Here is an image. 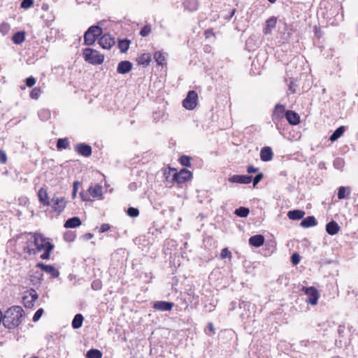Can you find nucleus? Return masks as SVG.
<instances>
[{"mask_svg": "<svg viewBox=\"0 0 358 358\" xmlns=\"http://www.w3.org/2000/svg\"><path fill=\"white\" fill-rule=\"evenodd\" d=\"M317 224V222L314 216H308L300 223L301 227L303 228H308L311 227H315Z\"/></svg>", "mask_w": 358, "mask_h": 358, "instance_id": "obj_22", "label": "nucleus"}, {"mask_svg": "<svg viewBox=\"0 0 358 358\" xmlns=\"http://www.w3.org/2000/svg\"><path fill=\"white\" fill-rule=\"evenodd\" d=\"M10 29L9 25L7 23H2L0 25V31L3 34H6Z\"/></svg>", "mask_w": 358, "mask_h": 358, "instance_id": "obj_50", "label": "nucleus"}, {"mask_svg": "<svg viewBox=\"0 0 358 358\" xmlns=\"http://www.w3.org/2000/svg\"><path fill=\"white\" fill-rule=\"evenodd\" d=\"M132 69V64L129 61L120 62L117 68V71L120 74H125L129 73Z\"/></svg>", "mask_w": 358, "mask_h": 358, "instance_id": "obj_17", "label": "nucleus"}, {"mask_svg": "<svg viewBox=\"0 0 358 358\" xmlns=\"http://www.w3.org/2000/svg\"><path fill=\"white\" fill-rule=\"evenodd\" d=\"M12 40L15 44L20 45V44L22 43L25 40V32L24 31L16 32L13 36Z\"/></svg>", "mask_w": 358, "mask_h": 358, "instance_id": "obj_30", "label": "nucleus"}, {"mask_svg": "<svg viewBox=\"0 0 358 358\" xmlns=\"http://www.w3.org/2000/svg\"><path fill=\"white\" fill-rule=\"evenodd\" d=\"M288 90L291 93H295L296 92V85L294 83L292 80H290L288 83Z\"/></svg>", "mask_w": 358, "mask_h": 358, "instance_id": "obj_53", "label": "nucleus"}, {"mask_svg": "<svg viewBox=\"0 0 358 358\" xmlns=\"http://www.w3.org/2000/svg\"><path fill=\"white\" fill-rule=\"evenodd\" d=\"M265 238L263 235L258 234L251 236L249 238V244L252 246L259 248L264 243Z\"/></svg>", "mask_w": 358, "mask_h": 358, "instance_id": "obj_20", "label": "nucleus"}, {"mask_svg": "<svg viewBox=\"0 0 358 358\" xmlns=\"http://www.w3.org/2000/svg\"><path fill=\"white\" fill-rule=\"evenodd\" d=\"M287 110L285 106L282 104H276L272 113L271 119L273 122L278 127L280 122L285 117Z\"/></svg>", "mask_w": 358, "mask_h": 358, "instance_id": "obj_5", "label": "nucleus"}, {"mask_svg": "<svg viewBox=\"0 0 358 358\" xmlns=\"http://www.w3.org/2000/svg\"><path fill=\"white\" fill-rule=\"evenodd\" d=\"M301 290L308 296L306 302L311 305H316L317 303L320 294L316 288L314 287H303Z\"/></svg>", "mask_w": 358, "mask_h": 358, "instance_id": "obj_7", "label": "nucleus"}, {"mask_svg": "<svg viewBox=\"0 0 358 358\" xmlns=\"http://www.w3.org/2000/svg\"><path fill=\"white\" fill-rule=\"evenodd\" d=\"M252 177L246 175H234L229 178L230 182L249 184L251 182Z\"/></svg>", "mask_w": 358, "mask_h": 358, "instance_id": "obj_14", "label": "nucleus"}, {"mask_svg": "<svg viewBox=\"0 0 358 358\" xmlns=\"http://www.w3.org/2000/svg\"><path fill=\"white\" fill-rule=\"evenodd\" d=\"M26 243L23 251L29 255L43 252L41 255L42 259H48L54 245L40 233H28L25 234Z\"/></svg>", "mask_w": 358, "mask_h": 358, "instance_id": "obj_1", "label": "nucleus"}, {"mask_svg": "<svg viewBox=\"0 0 358 358\" xmlns=\"http://www.w3.org/2000/svg\"><path fill=\"white\" fill-rule=\"evenodd\" d=\"M264 175L262 173H259L255 176L253 179V186L255 187L263 178Z\"/></svg>", "mask_w": 358, "mask_h": 358, "instance_id": "obj_49", "label": "nucleus"}, {"mask_svg": "<svg viewBox=\"0 0 358 358\" xmlns=\"http://www.w3.org/2000/svg\"><path fill=\"white\" fill-rule=\"evenodd\" d=\"M127 214L131 217H137L139 214V210L134 207H129L127 210Z\"/></svg>", "mask_w": 358, "mask_h": 358, "instance_id": "obj_43", "label": "nucleus"}, {"mask_svg": "<svg viewBox=\"0 0 358 358\" xmlns=\"http://www.w3.org/2000/svg\"><path fill=\"white\" fill-rule=\"evenodd\" d=\"M173 173H176V170L175 169L169 167V169L166 170L164 172V175L166 176V179L169 178V176H173Z\"/></svg>", "mask_w": 358, "mask_h": 358, "instance_id": "obj_55", "label": "nucleus"}, {"mask_svg": "<svg viewBox=\"0 0 358 358\" xmlns=\"http://www.w3.org/2000/svg\"><path fill=\"white\" fill-rule=\"evenodd\" d=\"M138 64L147 66L151 61V55L149 53H143L137 58Z\"/></svg>", "mask_w": 358, "mask_h": 358, "instance_id": "obj_28", "label": "nucleus"}, {"mask_svg": "<svg viewBox=\"0 0 358 358\" xmlns=\"http://www.w3.org/2000/svg\"><path fill=\"white\" fill-rule=\"evenodd\" d=\"M69 147V142L67 138H59L57 142L58 150L66 149Z\"/></svg>", "mask_w": 358, "mask_h": 358, "instance_id": "obj_35", "label": "nucleus"}, {"mask_svg": "<svg viewBox=\"0 0 358 358\" xmlns=\"http://www.w3.org/2000/svg\"><path fill=\"white\" fill-rule=\"evenodd\" d=\"M236 13V10H235V9H233V10H231V12L230 16H231V17H232V16L234 15V13Z\"/></svg>", "mask_w": 358, "mask_h": 358, "instance_id": "obj_62", "label": "nucleus"}, {"mask_svg": "<svg viewBox=\"0 0 358 358\" xmlns=\"http://www.w3.org/2000/svg\"><path fill=\"white\" fill-rule=\"evenodd\" d=\"M268 1L271 3H275L276 1V0H268Z\"/></svg>", "mask_w": 358, "mask_h": 358, "instance_id": "obj_63", "label": "nucleus"}, {"mask_svg": "<svg viewBox=\"0 0 358 358\" xmlns=\"http://www.w3.org/2000/svg\"><path fill=\"white\" fill-rule=\"evenodd\" d=\"M80 182H78V181H75L73 182V193H72V195H73V198H75L76 196V192H77V190H78V186L80 185Z\"/></svg>", "mask_w": 358, "mask_h": 358, "instance_id": "obj_56", "label": "nucleus"}, {"mask_svg": "<svg viewBox=\"0 0 358 358\" xmlns=\"http://www.w3.org/2000/svg\"><path fill=\"white\" fill-rule=\"evenodd\" d=\"M174 306L173 302L159 301L153 304V308L160 311H170Z\"/></svg>", "mask_w": 358, "mask_h": 358, "instance_id": "obj_15", "label": "nucleus"}, {"mask_svg": "<svg viewBox=\"0 0 358 358\" xmlns=\"http://www.w3.org/2000/svg\"><path fill=\"white\" fill-rule=\"evenodd\" d=\"M183 5L186 10L192 12L198 9L199 3L198 0H185Z\"/></svg>", "mask_w": 358, "mask_h": 358, "instance_id": "obj_24", "label": "nucleus"}, {"mask_svg": "<svg viewBox=\"0 0 358 358\" xmlns=\"http://www.w3.org/2000/svg\"><path fill=\"white\" fill-rule=\"evenodd\" d=\"M52 203V208L55 211L61 213L66 207V201L64 197L54 196L51 199L50 204Z\"/></svg>", "mask_w": 358, "mask_h": 358, "instance_id": "obj_11", "label": "nucleus"}, {"mask_svg": "<svg viewBox=\"0 0 358 358\" xmlns=\"http://www.w3.org/2000/svg\"><path fill=\"white\" fill-rule=\"evenodd\" d=\"M257 171H258V169L254 167L252 165H250L247 167V172L248 173H256Z\"/></svg>", "mask_w": 358, "mask_h": 358, "instance_id": "obj_57", "label": "nucleus"}, {"mask_svg": "<svg viewBox=\"0 0 358 358\" xmlns=\"http://www.w3.org/2000/svg\"><path fill=\"white\" fill-rule=\"evenodd\" d=\"M36 78L33 76H29L26 79V85L29 87H33L36 84Z\"/></svg>", "mask_w": 358, "mask_h": 358, "instance_id": "obj_47", "label": "nucleus"}, {"mask_svg": "<svg viewBox=\"0 0 358 358\" xmlns=\"http://www.w3.org/2000/svg\"><path fill=\"white\" fill-rule=\"evenodd\" d=\"M84 317L83 316L78 313L75 315V317L73 319L71 325L72 327L75 329H79L82 327Z\"/></svg>", "mask_w": 358, "mask_h": 358, "instance_id": "obj_31", "label": "nucleus"}, {"mask_svg": "<svg viewBox=\"0 0 358 358\" xmlns=\"http://www.w3.org/2000/svg\"><path fill=\"white\" fill-rule=\"evenodd\" d=\"M88 191L90 195L94 198L101 197L102 196V187L99 185L90 187Z\"/></svg>", "mask_w": 358, "mask_h": 358, "instance_id": "obj_27", "label": "nucleus"}, {"mask_svg": "<svg viewBox=\"0 0 358 358\" xmlns=\"http://www.w3.org/2000/svg\"><path fill=\"white\" fill-rule=\"evenodd\" d=\"M83 55L85 60L92 64H101L104 60L103 55L90 48L84 49Z\"/></svg>", "mask_w": 358, "mask_h": 358, "instance_id": "obj_3", "label": "nucleus"}, {"mask_svg": "<svg viewBox=\"0 0 358 358\" xmlns=\"http://www.w3.org/2000/svg\"><path fill=\"white\" fill-rule=\"evenodd\" d=\"M38 115L39 117L42 119V120H48L50 116V112L48 110H41L39 113H38Z\"/></svg>", "mask_w": 358, "mask_h": 358, "instance_id": "obj_46", "label": "nucleus"}, {"mask_svg": "<svg viewBox=\"0 0 358 358\" xmlns=\"http://www.w3.org/2000/svg\"><path fill=\"white\" fill-rule=\"evenodd\" d=\"M43 313V308H39L38 310H37V311L34 315L33 321L34 322H37L41 318V317L42 316Z\"/></svg>", "mask_w": 358, "mask_h": 358, "instance_id": "obj_48", "label": "nucleus"}, {"mask_svg": "<svg viewBox=\"0 0 358 358\" xmlns=\"http://www.w3.org/2000/svg\"><path fill=\"white\" fill-rule=\"evenodd\" d=\"M249 213V209L245 207H240L235 210V214L240 217H246Z\"/></svg>", "mask_w": 358, "mask_h": 358, "instance_id": "obj_36", "label": "nucleus"}, {"mask_svg": "<svg viewBox=\"0 0 358 358\" xmlns=\"http://www.w3.org/2000/svg\"><path fill=\"white\" fill-rule=\"evenodd\" d=\"M333 165L335 169L338 170H343L345 166V161L341 157H336L333 162Z\"/></svg>", "mask_w": 358, "mask_h": 358, "instance_id": "obj_37", "label": "nucleus"}, {"mask_svg": "<svg viewBox=\"0 0 358 358\" xmlns=\"http://www.w3.org/2000/svg\"><path fill=\"white\" fill-rule=\"evenodd\" d=\"M154 59L158 65L164 66L166 64V57L164 54L161 51H157L154 54Z\"/></svg>", "mask_w": 358, "mask_h": 358, "instance_id": "obj_32", "label": "nucleus"}, {"mask_svg": "<svg viewBox=\"0 0 358 358\" xmlns=\"http://www.w3.org/2000/svg\"><path fill=\"white\" fill-rule=\"evenodd\" d=\"M277 19L275 17H271L266 21V26L264 28V34H268L271 30L275 27Z\"/></svg>", "mask_w": 358, "mask_h": 358, "instance_id": "obj_23", "label": "nucleus"}, {"mask_svg": "<svg viewBox=\"0 0 358 358\" xmlns=\"http://www.w3.org/2000/svg\"><path fill=\"white\" fill-rule=\"evenodd\" d=\"M220 257H221V259H226V258L231 259V252L227 248H223L220 253Z\"/></svg>", "mask_w": 358, "mask_h": 358, "instance_id": "obj_42", "label": "nucleus"}, {"mask_svg": "<svg viewBox=\"0 0 358 358\" xmlns=\"http://www.w3.org/2000/svg\"><path fill=\"white\" fill-rule=\"evenodd\" d=\"M75 150L81 156L88 157L92 155V147L84 143H80L75 146Z\"/></svg>", "mask_w": 358, "mask_h": 358, "instance_id": "obj_12", "label": "nucleus"}, {"mask_svg": "<svg viewBox=\"0 0 358 358\" xmlns=\"http://www.w3.org/2000/svg\"><path fill=\"white\" fill-rule=\"evenodd\" d=\"M305 212L301 210H289L287 213L289 219L292 220H299L303 217Z\"/></svg>", "mask_w": 358, "mask_h": 358, "instance_id": "obj_25", "label": "nucleus"}, {"mask_svg": "<svg viewBox=\"0 0 358 358\" xmlns=\"http://www.w3.org/2000/svg\"><path fill=\"white\" fill-rule=\"evenodd\" d=\"M191 157L187 155H182L180 157L179 162L180 163L186 167H189L191 166Z\"/></svg>", "mask_w": 358, "mask_h": 358, "instance_id": "obj_39", "label": "nucleus"}, {"mask_svg": "<svg viewBox=\"0 0 358 358\" xmlns=\"http://www.w3.org/2000/svg\"><path fill=\"white\" fill-rule=\"evenodd\" d=\"M350 194V187H340L338 188V198L339 199H343L345 198H347L348 195Z\"/></svg>", "mask_w": 358, "mask_h": 358, "instance_id": "obj_33", "label": "nucleus"}, {"mask_svg": "<svg viewBox=\"0 0 358 358\" xmlns=\"http://www.w3.org/2000/svg\"><path fill=\"white\" fill-rule=\"evenodd\" d=\"M24 310L21 306H12L3 315V324L7 329H14L22 322Z\"/></svg>", "mask_w": 358, "mask_h": 358, "instance_id": "obj_2", "label": "nucleus"}, {"mask_svg": "<svg viewBox=\"0 0 358 358\" xmlns=\"http://www.w3.org/2000/svg\"><path fill=\"white\" fill-rule=\"evenodd\" d=\"M34 4L33 0H23L21 3V7L22 8L27 9L30 7H31Z\"/></svg>", "mask_w": 358, "mask_h": 358, "instance_id": "obj_45", "label": "nucleus"}, {"mask_svg": "<svg viewBox=\"0 0 358 358\" xmlns=\"http://www.w3.org/2000/svg\"><path fill=\"white\" fill-rule=\"evenodd\" d=\"M192 177L191 171L186 169H181L179 172L173 173V181L178 184H182L190 180Z\"/></svg>", "mask_w": 358, "mask_h": 358, "instance_id": "obj_8", "label": "nucleus"}, {"mask_svg": "<svg viewBox=\"0 0 358 358\" xmlns=\"http://www.w3.org/2000/svg\"><path fill=\"white\" fill-rule=\"evenodd\" d=\"M80 224V219L78 217H73L65 222L64 227L65 228H75L79 227Z\"/></svg>", "mask_w": 358, "mask_h": 358, "instance_id": "obj_26", "label": "nucleus"}, {"mask_svg": "<svg viewBox=\"0 0 358 358\" xmlns=\"http://www.w3.org/2000/svg\"><path fill=\"white\" fill-rule=\"evenodd\" d=\"M130 41L125 39L119 41L118 45L122 52H125L128 50L129 47Z\"/></svg>", "mask_w": 358, "mask_h": 358, "instance_id": "obj_38", "label": "nucleus"}, {"mask_svg": "<svg viewBox=\"0 0 358 358\" xmlns=\"http://www.w3.org/2000/svg\"><path fill=\"white\" fill-rule=\"evenodd\" d=\"M273 152L270 147H264L260 152V159L263 162H269L273 159Z\"/></svg>", "mask_w": 358, "mask_h": 358, "instance_id": "obj_19", "label": "nucleus"}, {"mask_svg": "<svg viewBox=\"0 0 358 358\" xmlns=\"http://www.w3.org/2000/svg\"><path fill=\"white\" fill-rule=\"evenodd\" d=\"M39 201L45 206L50 205L47 191L44 188H41L38 192Z\"/></svg>", "mask_w": 358, "mask_h": 358, "instance_id": "obj_21", "label": "nucleus"}, {"mask_svg": "<svg viewBox=\"0 0 358 358\" xmlns=\"http://www.w3.org/2000/svg\"><path fill=\"white\" fill-rule=\"evenodd\" d=\"M198 101V94L194 90L187 93L186 98L182 101V106L188 110H193Z\"/></svg>", "mask_w": 358, "mask_h": 358, "instance_id": "obj_6", "label": "nucleus"}, {"mask_svg": "<svg viewBox=\"0 0 358 358\" xmlns=\"http://www.w3.org/2000/svg\"><path fill=\"white\" fill-rule=\"evenodd\" d=\"M36 267L50 274L53 278H57L59 275V272L53 265H46L42 262H38L36 264Z\"/></svg>", "mask_w": 358, "mask_h": 358, "instance_id": "obj_13", "label": "nucleus"}, {"mask_svg": "<svg viewBox=\"0 0 358 358\" xmlns=\"http://www.w3.org/2000/svg\"><path fill=\"white\" fill-rule=\"evenodd\" d=\"M94 235L91 233H87L86 234H85V238L86 239H91L92 238H93Z\"/></svg>", "mask_w": 358, "mask_h": 358, "instance_id": "obj_59", "label": "nucleus"}, {"mask_svg": "<svg viewBox=\"0 0 358 358\" xmlns=\"http://www.w3.org/2000/svg\"><path fill=\"white\" fill-rule=\"evenodd\" d=\"M285 117L292 125H296L300 122V116L293 110H287Z\"/></svg>", "mask_w": 358, "mask_h": 358, "instance_id": "obj_16", "label": "nucleus"}, {"mask_svg": "<svg viewBox=\"0 0 358 358\" xmlns=\"http://www.w3.org/2000/svg\"><path fill=\"white\" fill-rule=\"evenodd\" d=\"M345 131V127L344 126L339 127L331 135V136L329 137V140L331 142L336 141L343 134Z\"/></svg>", "mask_w": 358, "mask_h": 358, "instance_id": "obj_29", "label": "nucleus"}, {"mask_svg": "<svg viewBox=\"0 0 358 358\" xmlns=\"http://www.w3.org/2000/svg\"><path fill=\"white\" fill-rule=\"evenodd\" d=\"M246 306H247V303L245 301H241L239 303L240 308H242V307L245 308Z\"/></svg>", "mask_w": 358, "mask_h": 358, "instance_id": "obj_60", "label": "nucleus"}, {"mask_svg": "<svg viewBox=\"0 0 358 358\" xmlns=\"http://www.w3.org/2000/svg\"><path fill=\"white\" fill-rule=\"evenodd\" d=\"M102 34V29L97 25L91 26L84 34V44L92 45Z\"/></svg>", "mask_w": 358, "mask_h": 358, "instance_id": "obj_4", "label": "nucleus"}, {"mask_svg": "<svg viewBox=\"0 0 358 358\" xmlns=\"http://www.w3.org/2000/svg\"><path fill=\"white\" fill-rule=\"evenodd\" d=\"M151 32V26L150 24L145 25L140 31V35L143 37L148 36Z\"/></svg>", "mask_w": 358, "mask_h": 358, "instance_id": "obj_41", "label": "nucleus"}, {"mask_svg": "<svg viewBox=\"0 0 358 358\" xmlns=\"http://www.w3.org/2000/svg\"><path fill=\"white\" fill-rule=\"evenodd\" d=\"M208 328H209V330L212 332V334H215V329H214L212 323L208 324Z\"/></svg>", "mask_w": 358, "mask_h": 358, "instance_id": "obj_58", "label": "nucleus"}, {"mask_svg": "<svg viewBox=\"0 0 358 358\" xmlns=\"http://www.w3.org/2000/svg\"><path fill=\"white\" fill-rule=\"evenodd\" d=\"M129 187V189L131 190H134L136 189V185L135 184H130Z\"/></svg>", "mask_w": 358, "mask_h": 358, "instance_id": "obj_61", "label": "nucleus"}, {"mask_svg": "<svg viewBox=\"0 0 358 358\" xmlns=\"http://www.w3.org/2000/svg\"><path fill=\"white\" fill-rule=\"evenodd\" d=\"M80 196H81V197L83 198V200H85V199L83 197V194H82V193L80 194Z\"/></svg>", "mask_w": 358, "mask_h": 358, "instance_id": "obj_64", "label": "nucleus"}, {"mask_svg": "<svg viewBox=\"0 0 358 358\" xmlns=\"http://www.w3.org/2000/svg\"><path fill=\"white\" fill-rule=\"evenodd\" d=\"M92 288L94 290H99L101 288V282L99 280L93 281L92 283Z\"/></svg>", "mask_w": 358, "mask_h": 358, "instance_id": "obj_51", "label": "nucleus"}, {"mask_svg": "<svg viewBox=\"0 0 358 358\" xmlns=\"http://www.w3.org/2000/svg\"><path fill=\"white\" fill-rule=\"evenodd\" d=\"M98 43L103 49L109 50L115 45V41L110 34H103L99 38Z\"/></svg>", "mask_w": 358, "mask_h": 358, "instance_id": "obj_10", "label": "nucleus"}, {"mask_svg": "<svg viewBox=\"0 0 358 358\" xmlns=\"http://www.w3.org/2000/svg\"><path fill=\"white\" fill-rule=\"evenodd\" d=\"M341 227L338 223L334 220L328 222L326 224V231L328 234L334 236L337 234L340 231Z\"/></svg>", "mask_w": 358, "mask_h": 358, "instance_id": "obj_18", "label": "nucleus"}, {"mask_svg": "<svg viewBox=\"0 0 358 358\" xmlns=\"http://www.w3.org/2000/svg\"><path fill=\"white\" fill-rule=\"evenodd\" d=\"M300 260H301V257H300V255L298 254V253H294L292 256H291V262L292 263L293 265H297L299 264L300 262Z\"/></svg>", "mask_w": 358, "mask_h": 358, "instance_id": "obj_44", "label": "nucleus"}, {"mask_svg": "<svg viewBox=\"0 0 358 358\" xmlns=\"http://www.w3.org/2000/svg\"><path fill=\"white\" fill-rule=\"evenodd\" d=\"M86 357L87 358H101L102 353L99 350L91 349L87 351Z\"/></svg>", "mask_w": 358, "mask_h": 358, "instance_id": "obj_34", "label": "nucleus"}, {"mask_svg": "<svg viewBox=\"0 0 358 358\" xmlns=\"http://www.w3.org/2000/svg\"><path fill=\"white\" fill-rule=\"evenodd\" d=\"M110 229V225L109 224H103L100 227L99 232L104 233L106 231H108Z\"/></svg>", "mask_w": 358, "mask_h": 358, "instance_id": "obj_54", "label": "nucleus"}, {"mask_svg": "<svg viewBox=\"0 0 358 358\" xmlns=\"http://www.w3.org/2000/svg\"><path fill=\"white\" fill-rule=\"evenodd\" d=\"M7 162L6 154L4 151L0 150V163L6 164Z\"/></svg>", "mask_w": 358, "mask_h": 358, "instance_id": "obj_52", "label": "nucleus"}, {"mask_svg": "<svg viewBox=\"0 0 358 358\" xmlns=\"http://www.w3.org/2000/svg\"><path fill=\"white\" fill-rule=\"evenodd\" d=\"M38 296V294L35 289H29L28 294L24 295L22 298L24 306L26 308H32Z\"/></svg>", "mask_w": 358, "mask_h": 358, "instance_id": "obj_9", "label": "nucleus"}, {"mask_svg": "<svg viewBox=\"0 0 358 358\" xmlns=\"http://www.w3.org/2000/svg\"><path fill=\"white\" fill-rule=\"evenodd\" d=\"M41 92V90L39 87H34L30 92V97L33 99H38Z\"/></svg>", "mask_w": 358, "mask_h": 358, "instance_id": "obj_40", "label": "nucleus"}]
</instances>
